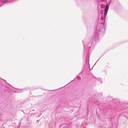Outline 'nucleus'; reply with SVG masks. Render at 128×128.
<instances>
[{
  "label": "nucleus",
  "instance_id": "nucleus-1",
  "mask_svg": "<svg viewBox=\"0 0 128 128\" xmlns=\"http://www.w3.org/2000/svg\"><path fill=\"white\" fill-rule=\"evenodd\" d=\"M108 4L106 5V8L104 9V14L105 16H106L107 13V12L108 9Z\"/></svg>",
  "mask_w": 128,
  "mask_h": 128
},
{
  "label": "nucleus",
  "instance_id": "nucleus-2",
  "mask_svg": "<svg viewBox=\"0 0 128 128\" xmlns=\"http://www.w3.org/2000/svg\"><path fill=\"white\" fill-rule=\"evenodd\" d=\"M8 0H5L2 1V3L3 4L4 2H6Z\"/></svg>",
  "mask_w": 128,
  "mask_h": 128
}]
</instances>
